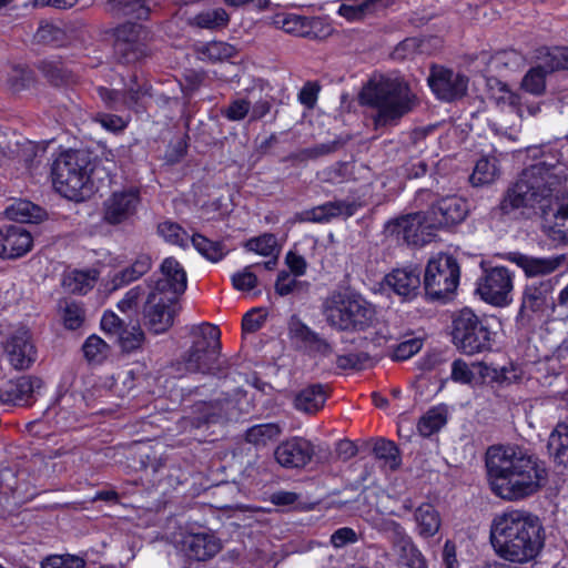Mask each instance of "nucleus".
I'll use <instances>...</instances> for the list:
<instances>
[{
  "label": "nucleus",
  "instance_id": "50",
  "mask_svg": "<svg viewBox=\"0 0 568 568\" xmlns=\"http://www.w3.org/2000/svg\"><path fill=\"white\" fill-rule=\"evenodd\" d=\"M159 234L169 243L185 246L189 241L187 232L178 223L164 221L158 225Z\"/></svg>",
  "mask_w": 568,
  "mask_h": 568
},
{
  "label": "nucleus",
  "instance_id": "16",
  "mask_svg": "<svg viewBox=\"0 0 568 568\" xmlns=\"http://www.w3.org/2000/svg\"><path fill=\"white\" fill-rule=\"evenodd\" d=\"M171 296H163L150 292L143 307L144 324L155 334L166 332L174 323L178 313V301H169Z\"/></svg>",
  "mask_w": 568,
  "mask_h": 568
},
{
  "label": "nucleus",
  "instance_id": "23",
  "mask_svg": "<svg viewBox=\"0 0 568 568\" xmlns=\"http://www.w3.org/2000/svg\"><path fill=\"white\" fill-rule=\"evenodd\" d=\"M422 213H413L400 216L386 225L387 232L397 237H402L408 244H419L425 242L424 232L428 227L425 224Z\"/></svg>",
  "mask_w": 568,
  "mask_h": 568
},
{
  "label": "nucleus",
  "instance_id": "64",
  "mask_svg": "<svg viewBox=\"0 0 568 568\" xmlns=\"http://www.w3.org/2000/svg\"><path fill=\"white\" fill-rule=\"evenodd\" d=\"M251 266H246L242 272L232 276L233 286L239 291H251L257 284L256 275L250 271Z\"/></svg>",
  "mask_w": 568,
  "mask_h": 568
},
{
  "label": "nucleus",
  "instance_id": "58",
  "mask_svg": "<svg viewBox=\"0 0 568 568\" xmlns=\"http://www.w3.org/2000/svg\"><path fill=\"white\" fill-rule=\"evenodd\" d=\"M371 362V356L367 353H349L338 355L336 358V366L341 369H363Z\"/></svg>",
  "mask_w": 568,
  "mask_h": 568
},
{
  "label": "nucleus",
  "instance_id": "22",
  "mask_svg": "<svg viewBox=\"0 0 568 568\" xmlns=\"http://www.w3.org/2000/svg\"><path fill=\"white\" fill-rule=\"evenodd\" d=\"M42 387V381L36 376H21L9 381L0 389V400L4 404L29 405L34 394Z\"/></svg>",
  "mask_w": 568,
  "mask_h": 568
},
{
  "label": "nucleus",
  "instance_id": "49",
  "mask_svg": "<svg viewBox=\"0 0 568 568\" xmlns=\"http://www.w3.org/2000/svg\"><path fill=\"white\" fill-rule=\"evenodd\" d=\"M373 452L375 457L384 460L392 470H395L399 467V450L393 442L378 439L374 445Z\"/></svg>",
  "mask_w": 568,
  "mask_h": 568
},
{
  "label": "nucleus",
  "instance_id": "53",
  "mask_svg": "<svg viewBox=\"0 0 568 568\" xmlns=\"http://www.w3.org/2000/svg\"><path fill=\"white\" fill-rule=\"evenodd\" d=\"M83 558L74 555H51L41 561V568H84Z\"/></svg>",
  "mask_w": 568,
  "mask_h": 568
},
{
  "label": "nucleus",
  "instance_id": "56",
  "mask_svg": "<svg viewBox=\"0 0 568 568\" xmlns=\"http://www.w3.org/2000/svg\"><path fill=\"white\" fill-rule=\"evenodd\" d=\"M347 140L348 139L337 138L333 141L321 143V144L314 145L312 148L304 149L301 152V156H302V159L314 160L320 156L331 154V153L339 150L341 148H343L346 144Z\"/></svg>",
  "mask_w": 568,
  "mask_h": 568
},
{
  "label": "nucleus",
  "instance_id": "60",
  "mask_svg": "<svg viewBox=\"0 0 568 568\" xmlns=\"http://www.w3.org/2000/svg\"><path fill=\"white\" fill-rule=\"evenodd\" d=\"M94 122L99 123L103 129L110 132H120L126 128V120L122 116L99 112L92 118Z\"/></svg>",
  "mask_w": 568,
  "mask_h": 568
},
{
  "label": "nucleus",
  "instance_id": "9",
  "mask_svg": "<svg viewBox=\"0 0 568 568\" xmlns=\"http://www.w3.org/2000/svg\"><path fill=\"white\" fill-rule=\"evenodd\" d=\"M460 270L456 258L439 254L428 261L424 274V288L432 300H443L453 294L459 283Z\"/></svg>",
  "mask_w": 568,
  "mask_h": 568
},
{
  "label": "nucleus",
  "instance_id": "28",
  "mask_svg": "<svg viewBox=\"0 0 568 568\" xmlns=\"http://www.w3.org/2000/svg\"><path fill=\"white\" fill-rule=\"evenodd\" d=\"M327 388L322 384H312L301 389L294 398V407L305 414H315L324 407Z\"/></svg>",
  "mask_w": 568,
  "mask_h": 568
},
{
  "label": "nucleus",
  "instance_id": "7",
  "mask_svg": "<svg viewBox=\"0 0 568 568\" xmlns=\"http://www.w3.org/2000/svg\"><path fill=\"white\" fill-rule=\"evenodd\" d=\"M327 324L341 332H362L375 321V310L364 298L347 292H333L322 306Z\"/></svg>",
  "mask_w": 568,
  "mask_h": 568
},
{
  "label": "nucleus",
  "instance_id": "18",
  "mask_svg": "<svg viewBox=\"0 0 568 568\" xmlns=\"http://www.w3.org/2000/svg\"><path fill=\"white\" fill-rule=\"evenodd\" d=\"M150 287V292L171 296L170 301H178L186 288V273L174 257H166L161 265V277Z\"/></svg>",
  "mask_w": 568,
  "mask_h": 568
},
{
  "label": "nucleus",
  "instance_id": "37",
  "mask_svg": "<svg viewBox=\"0 0 568 568\" xmlns=\"http://www.w3.org/2000/svg\"><path fill=\"white\" fill-rule=\"evenodd\" d=\"M537 60H540L545 70L552 73L568 69V47L542 48L538 51Z\"/></svg>",
  "mask_w": 568,
  "mask_h": 568
},
{
  "label": "nucleus",
  "instance_id": "54",
  "mask_svg": "<svg viewBox=\"0 0 568 568\" xmlns=\"http://www.w3.org/2000/svg\"><path fill=\"white\" fill-rule=\"evenodd\" d=\"M305 287L306 283L296 280V276L292 275L287 271H281L275 282V292L280 296H286L295 292H301Z\"/></svg>",
  "mask_w": 568,
  "mask_h": 568
},
{
  "label": "nucleus",
  "instance_id": "44",
  "mask_svg": "<svg viewBox=\"0 0 568 568\" xmlns=\"http://www.w3.org/2000/svg\"><path fill=\"white\" fill-rule=\"evenodd\" d=\"M221 407L217 403L200 402L193 406L194 416L185 417L184 423H190L191 426L199 428L203 424L215 422L219 417Z\"/></svg>",
  "mask_w": 568,
  "mask_h": 568
},
{
  "label": "nucleus",
  "instance_id": "42",
  "mask_svg": "<svg viewBox=\"0 0 568 568\" xmlns=\"http://www.w3.org/2000/svg\"><path fill=\"white\" fill-rule=\"evenodd\" d=\"M108 9L112 13L136 19H146L149 9L141 0H109Z\"/></svg>",
  "mask_w": 568,
  "mask_h": 568
},
{
  "label": "nucleus",
  "instance_id": "25",
  "mask_svg": "<svg viewBox=\"0 0 568 568\" xmlns=\"http://www.w3.org/2000/svg\"><path fill=\"white\" fill-rule=\"evenodd\" d=\"M506 260L520 267L526 276H542L555 272L562 263L564 256L535 257L520 252H509Z\"/></svg>",
  "mask_w": 568,
  "mask_h": 568
},
{
  "label": "nucleus",
  "instance_id": "19",
  "mask_svg": "<svg viewBox=\"0 0 568 568\" xmlns=\"http://www.w3.org/2000/svg\"><path fill=\"white\" fill-rule=\"evenodd\" d=\"M314 454V445L303 437L284 440L274 450L276 462L284 468H303Z\"/></svg>",
  "mask_w": 568,
  "mask_h": 568
},
{
  "label": "nucleus",
  "instance_id": "17",
  "mask_svg": "<svg viewBox=\"0 0 568 568\" xmlns=\"http://www.w3.org/2000/svg\"><path fill=\"white\" fill-rule=\"evenodd\" d=\"M552 290L554 286L550 280L527 285L523 293L517 322L520 325H527L531 321L530 313L545 312L552 304Z\"/></svg>",
  "mask_w": 568,
  "mask_h": 568
},
{
  "label": "nucleus",
  "instance_id": "45",
  "mask_svg": "<svg viewBox=\"0 0 568 568\" xmlns=\"http://www.w3.org/2000/svg\"><path fill=\"white\" fill-rule=\"evenodd\" d=\"M548 74L550 73L545 70L540 60H537V64L525 74L521 81L523 89L535 95L542 94L546 89V77Z\"/></svg>",
  "mask_w": 568,
  "mask_h": 568
},
{
  "label": "nucleus",
  "instance_id": "51",
  "mask_svg": "<svg viewBox=\"0 0 568 568\" xmlns=\"http://www.w3.org/2000/svg\"><path fill=\"white\" fill-rule=\"evenodd\" d=\"M82 349L88 361L100 363L108 356L109 345L101 337L91 335L84 342Z\"/></svg>",
  "mask_w": 568,
  "mask_h": 568
},
{
  "label": "nucleus",
  "instance_id": "4",
  "mask_svg": "<svg viewBox=\"0 0 568 568\" xmlns=\"http://www.w3.org/2000/svg\"><path fill=\"white\" fill-rule=\"evenodd\" d=\"M190 335L192 344L180 358L172 363V371L178 377L186 374L223 376L226 363L221 359L220 329L209 323L194 325Z\"/></svg>",
  "mask_w": 568,
  "mask_h": 568
},
{
  "label": "nucleus",
  "instance_id": "35",
  "mask_svg": "<svg viewBox=\"0 0 568 568\" xmlns=\"http://www.w3.org/2000/svg\"><path fill=\"white\" fill-rule=\"evenodd\" d=\"M98 276L97 270H74L65 275L63 284L72 293L85 294L94 286Z\"/></svg>",
  "mask_w": 568,
  "mask_h": 568
},
{
  "label": "nucleus",
  "instance_id": "41",
  "mask_svg": "<svg viewBox=\"0 0 568 568\" xmlns=\"http://www.w3.org/2000/svg\"><path fill=\"white\" fill-rule=\"evenodd\" d=\"M281 433V427L275 423L254 425L246 430L245 440L255 446H265L268 442L276 439Z\"/></svg>",
  "mask_w": 568,
  "mask_h": 568
},
{
  "label": "nucleus",
  "instance_id": "15",
  "mask_svg": "<svg viewBox=\"0 0 568 568\" xmlns=\"http://www.w3.org/2000/svg\"><path fill=\"white\" fill-rule=\"evenodd\" d=\"M140 202V189L136 186L113 191L103 202V221L111 225L128 221L136 213Z\"/></svg>",
  "mask_w": 568,
  "mask_h": 568
},
{
  "label": "nucleus",
  "instance_id": "48",
  "mask_svg": "<svg viewBox=\"0 0 568 568\" xmlns=\"http://www.w3.org/2000/svg\"><path fill=\"white\" fill-rule=\"evenodd\" d=\"M7 146L11 154H16V161L23 163L26 168H31L38 158L39 148L32 141H16L14 143H8Z\"/></svg>",
  "mask_w": 568,
  "mask_h": 568
},
{
  "label": "nucleus",
  "instance_id": "29",
  "mask_svg": "<svg viewBox=\"0 0 568 568\" xmlns=\"http://www.w3.org/2000/svg\"><path fill=\"white\" fill-rule=\"evenodd\" d=\"M386 283L393 291L404 297L415 296L420 285L419 273L415 270H395L386 276Z\"/></svg>",
  "mask_w": 568,
  "mask_h": 568
},
{
  "label": "nucleus",
  "instance_id": "61",
  "mask_svg": "<svg viewBox=\"0 0 568 568\" xmlns=\"http://www.w3.org/2000/svg\"><path fill=\"white\" fill-rule=\"evenodd\" d=\"M554 217L555 225L559 229V232L562 233L564 237L568 239V191L558 199Z\"/></svg>",
  "mask_w": 568,
  "mask_h": 568
},
{
  "label": "nucleus",
  "instance_id": "30",
  "mask_svg": "<svg viewBox=\"0 0 568 568\" xmlns=\"http://www.w3.org/2000/svg\"><path fill=\"white\" fill-rule=\"evenodd\" d=\"M151 84L148 81L140 80L136 74H132L124 89L121 92L122 104L129 109L138 110L142 105L144 98L151 97Z\"/></svg>",
  "mask_w": 568,
  "mask_h": 568
},
{
  "label": "nucleus",
  "instance_id": "27",
  "mask_svg": "<svg viewBox=\"0 0 568 568\" xmlns=\"http://www.w3.org/2000/svg\"><path fill=\"white\" fill-rule=\"evenodd\" d=\"M84 398L81 394L64 393L59 396L57 403L48 410L53 414L55 424L61 428H69L73 426L82 413V405Z\"/></svg>",
  "mask_w": 568,
  "mask_h": 568
},
{
  "label": "nucleus",
  "instance_id": "46",
  "mask_svg": "<svg viewBox=\"0 0 568 568\" xmlns=\"http://www.w3.org/2000/svg\"><path fill=\"white\" fill-rule=\"evenodd\" d=\"M38 69L43 77L55 87L69 83L72 78L71 72L68 71L60 61H41L38 64Z\"/></svg>",
  "mask_w": 568,
  "mask_h": 568
},
{
  "label": "nucleus",
  "instance_id": "47",
  "mask_svg": "<svg viewBox=\"0 0 568 568\" xmlns=\"http://www.w3.org/2000/svg\"><path fill=\"white\" fill-rule=\"evenodd\" d=\"M191 242L196 251L205 258L212 262L222 260L225 254V248L222 243L213 242L201 234H194Z\"/></svg>",
  "mask_w": 568,
  "mask_h": 568
},
{
  "label": "nucleus",
  "instance_id": "2",
  "mask_svg": "<svg viewBox=\"0 0 568 568\" xmlns=\"http://www.w3.org/2000/svg\"><path fill=\"white\" fill-rule=\"evenodd\" d=\"M490 542L495 552L511 562H528L536 558L545 544L540 519L525 510H508L494 517Z\"/></svg>",
  "mask_w": 568,
  "mask_h": 568
},
{
  "label": "nucleus",
  "instance_id": "1",
  "mask_svg": "<svg viewBox=\"0 0 568 568\" xmlns=\"http://www.w3.org/2000/svg\"><path fill=\"white\" fill-rule=\"evenodd\" d=\"M485 466L491 491L508 501L530 497L548 481V471L544 462L518 446L488 447Z\"/></svg>",
  "mask_w": 568,
  "mask_h": 568
},
{
  "label": "nucleus",
  "instance_id": "6",
  "mask_svg": "<svg viewBox=\"0 0 568 568\" xmlns=\"http://www.w3.org/2000/svg\"><path fill=\"white\" fill-rule=\"evenodd\" d=\"M92 161L83 150H69L61 153L51 169L52 183L57 192L65 199L81 202L89 193Z\"/></svg>",
  "mask_w": 568,
  "mask_h": 568
},
{
  "label": "nucleus",
  "instance_id": "57",
  "mask_svg": "<svg viewBox=\"0 0 568 568\" xmlns=\"http://www.w3.org/2000/svg\"><path fill=\"white\" fill-rule=\"evenodd\" d=\"M62 311V318L65 327L70 329H77L82 325L84 320V312L78 303L65 301Z\"/></svg>",
  "mask_w": 568,
  "mask_h": 568
},
{
  "label": "nucleus",
  "instance_id": "20",
  "mask_svg": "<svg viewBox=\"0 0 568 568\" xmlns=\"http://www.w3.org/2000/svg\"><path fill=\"white\" fill-rule=\"evenodd\" d=\"M32 247V236L22 225H4L0 227V257L18 258Z\"/></svg>",
  "mask_w": 568,
  "mask_h": 568
},
{
  "label": "nucleus",
  "instance_id": "11",
  "mask_svg": "<svg viewBox=\"0 0 568 568\" xmlns=\"http://www.w3.org/2000/svg\"><path fill=\"white\" fill-rule=\"evenodd\" d=\"M427 82L438 100L452 103L467 95L469 78L459 71L433 64Z\"/></svg>",
  "mask_w": 568,
  "mask_h": 568
},
{
  "label": "nucleus",
  "instance_id": "55",
  "mask_svg": "<svg viewBox=\"0 0 568 568\" xmlns=\"http://www.w3.org/2000/svg\"><path fill=\"white\" fill-rule=\"evenodd\" d=\"M276 237L273 234L265 233L258 237L246 241L245 248L263 256H271L276 250Z\"/></svg>",
  "mask_w": 568,
  "mask_h": 568
},
{
  "label": "nucleus",
  "instance_id": "59",
  "mask_svg": "<svg viewBox=\"0 0 568 568\" xmlns=\"http://www.w3.org/2000/svg\"><path fill=\"white\" fill-rule=\"evenodd\" d=\"M251 110V102L245 99H236L226 108L221 110V114L230 121H242Z\"/></svg>",
  "mask_w": 568,
  "mask_h": 568
},
{
  "label": "nucleus",
  "instance_id": "36",
  "mask_svg": "<svg viewBox=\"0 0 568 568\" xmlns=\"http://www.w3.org/2000/svg\"><path fill=\"white\" fill-rule=\"evenodd\" d=\"M6 214L20 223H37L42 220L44 211L29 201H19L7 207Z\"/></svg>",
  "mask_w": 568,
  "mask_h": 568
},
{
  "label": "nucleus",
  "instance_id": "38",
  "mask_svg": "<svg viewBox=\"0 0 568 568\" xmlns=\"http://www.w3.org/2000/svg\"><path fill=\"white\" fill-rule=\"evenodd\" d=\"M338 9V13L349 21H359L372 16L378 0H345Z\"/></svg>",
  "mask_w": 568,
  "mask_h": 568
},
{
  "label": "nucleus",
  "instance_id": "62",
  "mask_svg": "<svg viewBox=\"0 0 568 568\" xmlns=\"http://www.w3.org/2000/svg\"><path fill=\"white\" fill-rule=\"evenodd\" d=\"M422 341L418 338H410L404 341L395 346L393 351V359L405 361L415 355L422 348Z\"/></svg>",
  "mask_w": 568,
  "mask_h": 568
},
{
  "label": "nucleus",
  "instance_id": "5",
  "mask_svg": "<svg viewBox=\"0 0 568 568\" xmlns=\"http://www.w3.org/2000/svg\"><path fill=\"white\" fill-rule=\"evenodd\" d=\"M359 103L377 110L376 125H387L413 110L415 95L404 80L381 77L363 87Z\"/></svg>",
  "mask_w": 568,
  "mask_h": 568
},
{
  "label": "nucleus",
  "instance_id": "24",
  "mask_svg": "<svg viewBox=\"0 0 568 568\" xmlns=\"http://www.w3.org/2000/svg\"><path fill=\"white\" fill-rule=\"evenodd\" d=\"M182 549L192 559L207 560L220 551L221 542L211 532H190L183 537Z\"/></svg>",
  "mask_w": 568,
  "mask_h": 568
},
{
  "label": "nucleus",
  "instance_id": "12",
  "mask_svg": "<svg viewBox=\"0 0 568 568\" xmlns=\"http://www.w3.org/2000/svg\"><path fill=\"white\" fill-rule=\"evenodd\" d=\"M513 274L507 267L486 268L478 281L477 293L493 305L503 306L511 301Z\"/></svg>",
  "mask_w": 568,
  "mask_h": 568
},
{
  "label": "nucleus",
  "instance_id": "26",
  "mask_svg": "<svg viewBox=\"0 0 568 568\" xmlns=\"http://www.w3.org/2000/svg\"><path fill=\"white\" fill-rule=\"evenodd\" d=\"M468 212L467 201L456 195L442 197L436 204L432 205V213L437 222L447 227L462 223Z\"/></svg>",
  "mask_w": 568,
  "mask_h": 568
},
{
  "label": "nucleus",
  "instance_id": "8",
  "mask_svg": "<svg viewBox=\"0 0 568 568\" xmlns=\"http://www.w3.org/2000/svg\"><path fill=\"white\" fill-rule=\"evenodd\" d=\"M491 333L471 310L463 308L453 320V343L463 353L473 355L490 348Z\"/></svg>",
  "mask_w": 568,
  "mask_h": 568
},
{
  "label": "nucleus",
  "instance_id": "3",
  "mask_svg": "<svg viewBox=\"0 0 568 568\" xmlns=\"http://www.w3.org/2000/svg\"><path fill=\"white\" fill-rule=\"evenodd\" d=\"M568 180V168L557 160L540 161L523 170L495 209L500 216L517 217L524 209L534 207Z\"/></svg>",
  "mask_w": 568,
  "mask_h": 568
},
{
  "label": "nucleus",
  "instance_id": "34",
  "mask_svg": "<svg viewBox=\"0 0 568 568\" xmlns=\"http://www.w3.org/2000/svg\"><path fill=\"white\" fill-rule=\"evenodd\" d=\"M229 22L230 16L223 8L207 9L190 19L191 26L209 30L225 28Z\"/></svg>",
  "mask_w": 568,
  "mask_h": 568
},
{
  "label": "nucleus",
  "instance_id": "10",
  "mask_svg": "<svg viewBox=\"0 0 568 568\" xmlns=\"http://www.w3.org/2000/svg\"><path fill=\"white\" fill-rule=\"evenodd\" d=\"M264 23L285 33L307 39H323L331 33L329 26L321 18H310L284 11L266 17Z\"/></svg>",
  "mask_w": 568,
  "mask_h": 568
},
{
  "label": "nucleus",
  "instance_id": "63",
  "mask_svg": "<svg viewBox=\"0 0 568 568\" xmlns=\"http://www.w3.org/2000/svg\"><path fill=\"white\" fill-rule=\"evenodd\" d=\"M266 320V313L262 308L247 312L242 320V328L245 333H254L261 328Z\"/></svg>",
  "mask_w": 568,
  "mask_h": 568
},
{
  "label": "nucleus",
  "instance_id": "40",
  "mask_svg": "<svg viewBox=\"0 0 568 568\" xmlns=\"http://www.w3.org/2000/svg\"><path fill=\"white\" fill-rule=\"evenodd\" d=\"M498 172L497 160L484 156L476 162L469 181L474 186L490 184L497 179Z\"/></svg>",
  "mask_w": 568,
  "mask_h": 568
},
{
  "label": "nucleus",
  "instance_id": "14",
  "mask_svg": "<svg viewBox=\"0 0 568 568\" xmlns=\"http://www.w3.org/2000/svg\"><path fill=\"white\" fill-rule=\"evenodd\" d=\"M2 346L8 362L17 371L29 369L37 359V348L31 332L24 326L11 332Z\"/></svg>",
  "mask_w": 568,
  "mask_h": 568
},
{
  "label": "nucleus",
  "instance_id": "21",
  "mask_svg": "<svg viewBox=\"0 0 568 568\" xmlns=\"http://www.w3.org/2000/svg\"><path fill=\"white\" fill-rule=\"evenodd\" d=\"M358 210V204L349 201H329L297 214L301 222L327 223L336 217H351Z\"/></svg>",
  "mask_w": 568,
  "mask_h": 568
},
{
  "label": "nucleus",
  "instance_id": "52",
  "mask_svg": "<svg viewBox=\"0 0 568 568\" xmlns=\"http://www.w3.org/2000/svg\"><path fill=\"white\" fill-rule=\"evenodd\" d=\"M34 40L42 44L61 45L65 40V34L59 27L45 22L38 28Z\"/></svg>",
  "mask_w": 568,
  "mask_h": 568
},
{
  "label": "nucleus",
  "instance_id": "43",
  "mask_svg": "<svg viewBox=\"0 0 568 568\" xmlns=\"http://www.w3.org/2000/svg\"><path fill=\"white\" fill-rule=\"evenodd\" d=\"M447 423V412L443 407H433L420 417L417 429L424 437L438 432Z\"/></svg>",
  "mask_w": 568,
  "mask_h": 568
},
{
  "label": "nucleus",
  "instance_id": "31",
  "mask_svg": "<svg viewBox=\"0 0 568 568\" xmlns=\"http://www.w3.org/2000/svg\"><path fill=\"white\" fill-rule=\"evenodd\" d=\"M415 521L418 534L424 538L435 536L440 528V516L436 508L428 503L422 504L415 510Z\"/></svg>",
  "mask_w": 568,
  "mask_h": 568
},
{
  "label": "nucleus",
  "instance_id": "32",
  "mask_svg": "<svg viewBox=\"0 0 568 568\" xmlns=\"http://www.w3.org/2000/svg\"><path fill=\"white\" fill-rule=\"evenodd\" d=\"M547 448L555 462L568 468V424L559 423L551 432Z\"/></svg>",
  "mask_w": 568,
  "mask_h": 568
},
{
  "label": "nucleus",
  "instance_id": "33",
  "mask_svg": "<svg viewBox=\"0 0 568 568\" xmlns=\"http://www.w3.org/2000/svg\"><path fill=\"white\" fill-rule=\"evenodd\" d=\"M152 261L148 254H140L134 262L118 272L112 280V290H118L123 285H126L149 272L151 268Z\"/></svg>",
  "mask_w": 568,
  "mask_h": 568
},
{
  "label": "nucleus",
  "instance_id": "39",
  "mask_svg": "<svg viewBox=\"0 0 568 568\" xmlns=\"http://www.w3.org/2000/svg\"><path fill=\"white\" fill-rule=\"evenodd\" d=\"M398 552L399 562L407 568H427V561L422 551L408 536L394 547Z\"/></svg>",
  "mask_w": 568,
  "mask_h": 568
},
{
  "label": "nucleus",
  "instance_id": "13",
  "mask_svg": "<svg viewBox=\"0 0 568 568\" xmlns=\"http://www.w3.org/2000/svg\"><path fill=\"white\" fill-rule=\"evenodd\" d=\"M148 32L140 24L125 23L116 29L114 51L122 63H135L149 54Z\"/></svg>",
  "mask_w": 568,
  "mask_h": 568
}]
</instances>
